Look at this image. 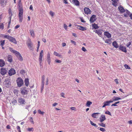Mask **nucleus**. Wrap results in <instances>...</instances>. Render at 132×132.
I'll list each match as a JSON object with an SVG mask.
<instances>
[{
  "label": "nucleus",
  "instance_id": "obj_1",
  "mask_svg": "<svg viewBox=\"0 0 132 132\" xmlns=\"http://www.w3.org/2000/svg\"><path fill=\"white\" fill-rule=\"evenodd\" d=\"M26 44L28 48L31 50L33 51L34 49L33 44L31 40L29 39L26 42Z\"/></svg>",
  "mask_w": 132,
  "mask_h": 132
},
{
  "label": "nucleus",
  "instance_id": "obj_61",
  "mask_svg": "<svg viewBox=\"0 0 132 132\" xmlns=\"http://www.w3.org/2000/svg\"><path fill=\"white\" fill-rule=\"evenodd\" d=\"M16 128L18 130V131L20 130H21L20 127L19 126H17Z\"/></svg>",
  "mask_w": 132,
  "mask_h": 132
},
{
  "label": "nucleus",
  "instance_id": "obj_33",
  "mask_svg": "<svg viewBox=\"0 0 132 132\" xmlns=\"http://www.w3.org/2000/svg\"><path fill=\"white\" fill-rule=\"evenodd\" d=\"M92 102L90 101H88L86 104V105L88 107H89L91 104H92Z\"/></svg>",
  "mask_w": 132,
  "mask_h": 132
},
{
  "label": "nucleus",
  "instance_id": "obj_20",
  "mask_svg": "<svg viewBox=\"0 0 132 132\" xmlns=\"http://www.w3.org/2000/svg\"><path fill=\"white\" fill-rule=\"evenodd\" d=\"M9 19L10 21H11V17L12 15V11L11 9H9Z\"/></svg>",
  "mask_w": 132,
  "mask_h": 132
},
{
  "label": "nucleus",
  "instance_id": "obj_58",
  "mask_svg": "<svg viewBox=\"0 0 132 132\" xmlns=\"http://www.w3.org/2000/svg\"><path fill=\"white\" fill-rule=\"evenodd\" d=\"M82 50L84 52H85L86 51L85 48L84 47H82Z\"/></svg>",
  "mask_w": 132,
  "mask_h": 132
},
{
  "label": "nucleus",
  "instance_id": "obj_7",
  "mask_svg": "<svg viewBox=\"0 0 132 132\" xmlns=\"http://www.w3.org/2000/svg\"><path fill=\"white\" fill-rule=\"evenodd\" d=\"M84 11L85 13L86 14H90L91 12L90 9L88 7H85L84 9Z\"/></svg>",
  "mask_w": 132,
  "mask_h": 132
},
{
  "label": "nucleus",
  "instance_id": "obj_6",
  "mask_svg": "<svg viewBox=\"0 0 132 132\" xmlns=\"http://www.w3.org/2000/svg\"><path fill=\"white\" fill-rule=\"evenodd\" d=\"M8 0H0V4L3 7L6 5Z\"/></svg>",
  "mask_w": 132,
  "mask_h": 132
},
{
  "label": "nucleus",
  "instance_id": "obj_47",
  "mask_svg": "<svg viewBox=\"0 0 132 132\" xmlns=\"http://www.w3.org/2000/svg\"><path fill=\"white\" fill-rule=\"evenodd\" d=\"M105 113L106 114H108V115H111V114L110 112L108 111H106L105 112Z\"/></svg>",
  "mask_w": 132,
  "mask_h": 132
},
{
  "label": "nucleus",
  "instance_id": "obj_22",
  "mask_svg": "<svg viewBox=\"0 0 132 132\" xmlns=\"http://www.w3.org/2000/svg\"><path fill=\"white\" fill-rule=\"evenodd\" d=\"M7 61L10 62H11L12 61V56L10 55H9L7 56Z\"/></svg>",
  "mask_w": 132,
  "mask_h": 132
},
{
  "label": "nucleus",
  "instance_id": "obj_45",
  "mask_svg": "<svg viewBox=\"0 0 132 132\" xmlns=\"http://www.w3.org/2000/svg\"><path fill=\"white\" fill-rule=\"evenodd\" d=\"M38 112L39 114L42 115H43L44 113V112L41 111L40 110H38Z\"/></svg>",
  "mask_w": 132,
  "mask_h": 132
},
{
  "label": "nucleus",
  "instance_id": "obj_34",
  "mask_svg": "<svg viewBox=\"0 0 132 132\" xmlns=\"http://www.w3.org/2000/svg\"><path fill=\"white\" fill-rule=\"evenodd\" d=\"M10 36L8 35H3V37L4 38H6L9 39L10 38Z\"/></svg>",
  "mask_w": 132,
  "mask_h": 132
},
{
  "label": "nucleus",
  "instance_id": "obj_28",
  "mask_svg": "<svg viewBox=\"0 0 132 132\" xmlns=\"http://www.w3.org/2000/svg\"><path fill=\"white\" fill-rule=\"evenodd\" d=\"M25 85L27 86H28L29 84V79L28 78H26L24 81Z\"/></svg>",
  "mask_w": 132,
  "mask_h": 132
},
{
  "label": "nucleus",
  "instance_id": "obj_59",
  "mask_svg": "<svg viewBox=\"0 0 132 132\" xmlns=\"http://www.w3.org/2000/svg\"><path fill=\"white\" fill-rule=\"evenodd\" d=\"M6 128L7 129H10L11 128V126L10 125H8L6 126Z\"/></svg>",
  "mask_w": 132,
  "mask_h": 132
},
{
  "label": "nucleus",
  "instance_id": "obj_55",
  "mask_svg": "<svg viewBox=\"0 0 132 132\" xmlns=\"http://www.w3.org/2000/svg\"><path fill=\"white\" fill-rule=\"evenodd\" d=\"M71 42L73 44H74L75 45H76V42H75L74 41H73V40H71Z\"/></svg>",
  "mask_w": 132,
  "mask_h": 132
},
{
  "label": "nucleus",
  "instance_id": "obj_12",
  "mask_svg": "<svg viewBox=\"0 0 132 132\" xmlns=\"http://www.w3.org/2000/svg\"><path fill=\"white\" fill-rule=\"evenodd\" d=\"M15 55L19 60L21 61H22V57L20 53L19 52H18L17 53H16V54Z\"/></svg>",
  "mask_w": 132,
  "mask_h": 132
},
{
  "label": "nucleus",
  "instance_id": "obj_54",
  "mask_svg": "<svg viewBox=\"0 0 132 132\" xmlns=\"http://www.w3.org/2000/svg\"><path fill=\"white\" fill-rule=\"evenodd\" d=\"M48 78H47L46 79V85H47L48 84Z\"/></svg>",
  "mask_w": 132,
  "mask_h": 132
},
{
  "label": "nucleus",
  "instance_id": "obj_40",
  "mask_svg": "<svg viewBox=\"0 0 132 132\" xmlns=\"http://www.w3.org/2000/svg\"><path fill=\"white\" fill-rule=\"evenodd\" d=\"M11 103L12 104L14 105L16 103L17 101L15 100L14 99Z\"/></svg>",
  "mask_w": 132,
  "mask_h": 132
},
{
  "label": "nucleus",
  "instance_id": "obj_41",
  "mask_svg": "<svg viewBox=\"0 0 132 132\" xmlns=\"http://www.w3.org/2000/svg\"><path fill=\"white\" fill-rule=\"evenodd\" d=\"M27 130L28 131H34V129L32 127L28 128L27 129Z\"/></svg>",
  "mask_w": 132,
  "mask_h": 132
},
{
  "label": "nucleus",
  "instance_id": "obj_30",
  "mask_svg": "<svg viewBox=\"0 0 132 132\" xmlns=\"http://www.w3.org/2000/svg\"><path fill=\"white\" fill-rule=\"evenodd\" d=\"M73 3L76 6H79V2L77 0H73Z\"/></svg>",
  "mask_w": 132,
  "mask_h": 132
},
{
  "label": "nucleus",
  "instance_id": "obj_64",
  "mask_svg": "<svg viewBox=\"0 0 132 132\" xmlns=\"http://www.w3.org/2000/svg\"><path fill=\"white\" fill-rule=\"evenodd\" d=\"M124 15L126 17H127L128 15H129V14H127V13H125L124 14Z\"/></svg>",
  "mask_w": 132,
  "mask_h": 132
},
{
  "label": "nucleus",
  "instance_id": "obj_36",
  "mask_svg": "<svg viewBox=\"0 0 132 132\" xmlns=\"http://www.w3.org/2000/svg\"><path fill=\"white\" fill-rule=\"evenodd\" d=\"M4 28V25L3 23H0V29L3 30Z\"/></svg>",
  "mask_w": 132,
  "mask_h": 132
},
{
  "label": "nucleus",
  "instance_id": "obj_26",
  "mask_svg": "<svg viewBox=\"0 0 132 132\" xmlns=\"http://www.w3.org/2000/svg\"><path fill=\"white\" fill-rule=\"evenodd\" d=\"M29 31L31 36L32 37H34L35 36L34 31L31 30H30Z\"/></svg>",
  "mask_w": 132,
  "mask_h": 132
},
{
  "label": "nucleus",
  "instance_id": "obj_49",
  "mask_svg": "<svg viewBox=\"0 0 132 132\" xmlns=\"http://www.w3.org/2000/svg\"><path fill=\"white\" fill-rule=\"evenodd\" d=\"M54 54L55 55L57 56H58L59 54V53H58L57 52L55 51L54 52Z\"/></svg>",
  "mask_w": 132,
  "mask_h": 132
},
{
  "label": "nucleus",
  "instance_id": "obj_38",
  "mask_svg": "<svg viewBox=\"0 0 132 132\" xmlns=\"http://www.w3.org/2000/svg\"><path fill=\"white\" fill-rule=\"evenodd\" d=\"M104 104H105L106 106H109L110 105V104L109 102L108 101L104 102Z\"/></svg>",
  "mask_w": 132,
  "mask_h": 132
},
{
  "label": "nucleus",
  "instance_id": "obj_60",
  "mask_svg": "<svg viewBox=\"0 0 132 132\" xmlns=\"http://www.w3.org/2000/svg\"><path fill=\"white\" fill-rule=\"evenodd\" d=\"M50 14L52 16H53L54 15V13L52 11L50 12Z\"/></svg>",
  "mask_w": 132,
  "mask_h": 132
},
{
  "label": "nucleus",
  "instance_id": "obj_15",
  "mask_svg": "<svg viewBox=\"0 0 132 132\" xmlns=\"http://www.w3.org/2000/svg\"><path fill=\"white\" fill-rule=\"evenodd\" d=\"M106 119V118L105 117V116L103 115H102L100 118V121L101 122H102Z\"/></svg>",
  "mask_w": 132,
  "mask_h": 132
},
{
  "label": "nucleus",
  "instance_id": "obj_32",
  "mask_svg": "<svg viewBox=\"0 0 132 132\" xmlns=\"http://www.w3.org/2000/svg\"><path fill=\"white\" fill-rule=\"evenodd\" d=\"M78 27H79L78 29L80 30L85 31L86 30V28L85 27H83L80 26H79Z\"/></svg>",
  "mask_w": 132,
  "mask_h": 132
},
{
  "label": "nucleus",
  "instance_id": "obj_4",
  "mask_svg": "<svg viewBox=\"0 0 132 132\" xmlns=\"http://www.w3.org/2000/svg\"><path fill=\"white\" fill-rule=\"evenodd\" d=\"M0 70L1 74L2 75H5L7 72L6 69L4 68H1Z\"/></svg>",
  "mask_w": 132,
  "mask_h": 132
},
{
  "label": "nucleus",
  "instance_id": "obj_11",
  "mask_svg": "<svg viewBox=\"0 0 132 132\" xmlns=\"http://www.w3.org/2000/svg\"><path fill=\"white\" fill-rule=\"evenodd\" d=\"M9 40L10 42H13L14 44H16L17 43L15 39L12 37L10 36Z\"/></svg>",
  "mask_w": 132,
  "mask_h": 132
},
{
  "label": "nucleus",
  "instance_id": "obj_56",
  "mask_svg": "<svg viewBox=\"0 0 132 132\" xmlns=\"http://www.w3.org/2000/svg\"><path fill=\"white\" fill-rule=\"evenodd\" d=\"M102 34V32L100 31V30L98 31V32H97V34L98 35H101Z\"/></svg>",
  "mask_w": 132,
  "mask_h": 132
},
{
  "label": "nucleus",
  "instance_id": "obj_27",
  "mask_svg": "<svg viewBox=\"0 0 132 132\" xmlns=\"http://www.w3.org/2000/svg\"><path fill=\"white\" fill-rule=\"evenodd\" d=\"M23 14H19V22H21L22 21L23 19Z\"/></svg>",
  "mask_w": 132,
  "mask_h": 132
},
{
  "label": "nucleus",
  "instance_id": "obj_52",
  "mask_svg": "<svg viewBox=\"0 0 132 132\" xmlns=\"http://www.w3.org/2000/svg\"><path fill=\"white\" fill-rule=\"evenodd\" d=\"M125 12H126V13H127V14H128L129 15L130 13V12L128 10L126 9L125 10Z\"/></svg>",
  "mask_w": 132,
  "mask_h": 132
},
{
  "label": "nucleus",
  "instance_id": "obj_51",
  "mask_svg": "<svg viewBox=\"0 0 132 132\" xmlns=\"http://www.w3.org/2000/svg\"><path fill=\"white\" fill-rule=\"evenodd\" d=\"M68 26L65 24H64V28L66 30H67V27Z\"/></svg>",
  "mask_w": 132,
  "mask_h": 132
},
{
  "label": "nucleus",
  "instance_id": "obj_5",
  "mask_svg": "<svg viewBox=\"0 0 132 132\" xmlns=\"http://www.w3.org/2000/svg\"><path fill=\"white\" fill-rule=\"evenodd\" d=\"M8 73L9 75L11 76L15 74L16 72L12 68L9 70Z\"/></svg>",
  "mask_w": 132,
  "mask_h": 132
},
{
  "label": "nucleus",
  "instance_id": "obj_9",
  "mask_svg": "<svg viewBox=\"0 0 132 132\" xmlns=\"http://www.w3.org/2000/svg\"><path fill=\"white\" fill-rule=\"evenodd\" d=\"M18 102L21 104H25L24 100L22 97H20L18 99Z\"/></svg>",
  "mask_w": 132,
  "mask_h": 132
},
{
  "label": "nucleus",
  "instance_id": "obj_8",
  "mask_svg": "<svg viewBox=\"0 0 132 132\" xmlns=\"http://www.w3.org/2000/svg\"><path fill=\"white\" fill-rule=\"evenodd\" d=\"M96 18L95 15H93L91 17L90 21V22L93 23L96 21Z\"/></svg>",
  "mask_w": 132,
  "mask_h": 132
},
{
  "label": "nucleus",
  "instance_id": "obj_3",
  "mask_svg": "<svg viewBox=\"0 0 132 132\" xmlns=\"http://www.w3.org/2000/svg\"><path fill=\"white\" fill-rule=\"evenodd\" d=\"M21 94L23 95V97H26V96H24V95H27L28 93L27 90L26 88L24 87L22 88L21 89Z\"/></svg>",
  "mask_w": 132,
  "mask_h": 132
},
{
  "label": "nucleus",
  "instance_id": "obj_31",
  "mask_svg": "<svg viewBox=\"0 0 132 132\" xmlns=\"http://www.w3.org/2000/svg\"><path fill=\"white\" fill-rule=\"evenodd\" d=\"M45 76L44 75H43L42 76V84H45Z\"/></svg>",
  "mask_w": 132,
  "mask_h": 132
},
{
  "label": "nucleus",
  "instance_id": "obj_10",
  "mask_svg": "<svg viewBox=\"0 0 132 132\" xmlns=\"http://www.w3.org/2000/svg\"><path fill=\"white\" fill-rule=\"evenodd\" d=\"M119 50H121L123 52H126L127 50L125 47H124L121 45H120L119 47Z\"/></svg>",
  "mask_w": 132,
  "mask_h": 132
},
{
  "label": "nucleus",
  "instance_id": "obj_42",
  "mask_svg": "<svg viewBox=\"0 0 132 132\" xmlns=\"http://www.w3.org/2000/svg\"><path fill=\"white\" fill-rule=\"evenodd\" d=\"M124 67L126 69H130V68L129 66L126 64H125L124 65Z\"/></svg>",
  "mask_w": 132,
  "mask_h": 132
},
{
  "label": "nucleus",
  "instance_id": "obj_63",
  "mask_svg": "<svg viewBox=\"0 0 132 132\" xmlns=\"http://www.w3.org/2000/svg\"><path fill=\"white\" fill-rule=\"evenodd\" d=\"M70 109L72 110H75L76 108L75 107H72L70 108Z\"/></svg>",
  "mask_w": 132,
  "mask_h": 132
},
{
  "label": "nucleus",
  "instance_id": "obj_44",
  "mask_svg": "<svg viewBox=\"0 0 132 132\" xmlns=\"http://www.w3.org/2000/svg\"><path fill=\"white\" fill-rule=\"evenodd\" d=\"M93 27L95 29H97L98 28V26L96 24H94L93 25Z\"/></svg>",
  "mask_w": 132,
  "mask_h": 132
},
{
  "label": "nucleus",
  "instance_id": "obj_19",
  "mask_svg": "<svg viewBox=\"0 0 132 132\" xmlns=\"http://www.w3.org/2000/svg\"><path fill=\"white\" fill-rule=\"evenodd\" d=\"M5 65V62L4 61L1 59H0V67H3Z\"/></svg>",
  "mask_w": 132,
  "mask_h": 132
},
{
  "label": "nucleus",
  "instance_id": "obj_39",
  "mask_svg": "<svg viewBox=\"0 0 132 132\" xmlns=\"http://www.w3.org/2000/svg\"><path fill=\"white\" fill-rule=\"evenodd\" d=\"M5 40H4L3 41L1 40L0 41L1 44L2 46H3L5 44Z\"/></svg>",
  "mask_w": 132,
  "mask_h": 132
},
{
  "label": "nucleus",
  "instance_id": "obj_37",
  "mask_svg": "<svg viewBox=\"0 0 132 132\" xmlns=\"http://www.w3.org/2000/svg\"><path fill=\"white\" fill-rule=\"evenodd\" d=\"M105 43L110 44L111 40L109 39H107L105 41Z\"/></svg>",
  "mask_w": 132,
  "mask_h": 132
},
{
  "label": "nucleus",
  "instance_id": "obj_35",
  "mask_svg": "<svg viewBox=\"0 0 132 132\" xmlns=\"http://www.w3.org/2000/svg\"><path fill=\"white\" fill-rule=\"evenodd\" d=\"M90 123L93 126H94V127H97V125L94 123L91 120H90Z\"/></svg>",
  "mask_w": 132,
  "mask_h": 132
},
{
  "label": "nucleus",
  "instance_id": "obj_48",
  "mask_svg": "<svg viewBox=\"0 0 132 132\" xmlns=\"http://www.w3.org/2000/svg\"><path fill=\"white\" fill-rule=\"evenodd\" d=\"M56 62L59 63H61V61L58 59H56L55 61Z\"/></svg>",
  "mask_w": 132,
  "mask_h": 132
},
{
  "label": "nucleus",
  "instance_id": "obj_25",
  "mask_svg": "<svg viewBox=\"0 0 132 132\" xmlns=\"http://www.w3.org/2000/svg\"><path fill=\"white\" fill-rule=\"evenodd\" d=\"M43 56V55H39V62L40 65V66L41 65V63L42 62Z\"/></svg>",
  "mask_w": 132,
  "mask_h": 132
},
{
  "label": "nucleus",
  "instance_id": "obj_29",
  "mask_svg": "<svg viewBox=\"0 0 132 132\" xmlns=\"http://www.w3.org/2000/svg\"><path fill=\"white\" fill-rule=\"evenodd\" d=\"M113 98V101H114L121 100V98L116 96H114Z\"/></svg>",
  "mask_w": 132,
  "mask_h": 132
},
{
  "label": "nucleus",
  "instance_id": "obj_50",
  "mask_svg": "<svg viewBox=\"0 0 132 132\" xmlns=\"http://www.w3.org/2000/svg\"><path fill=\"white\" fill-rule=\"evenodd\" d=\"M44 84H42V86L41 87V90L42 92L43 89L44 88Z\"/></svg>",
  "mask_w": 132,
  "mask_h": 132
},
{
  "label": "nucleus",
  "instance_id": "obj_62",
  "mask_svg": "<svg viewBox=\"0 0 132 132\" xmlns=\"http://www.w3.org/2000/svg\"><path fill=\"white\" fill-rule=\"evenodd\" d=\"M116 82L117 84H119V82L118 81V79H116L114 80Z\"/></svg>",
  "mask_w": 132,
  "mask_h": 132
},
{
  "label": "nucleus",
  "instance_id": "obj_53",
  "mask_svg": "<svg viewBox=\"0 0 132 132\" xmlns=\"http://www.w3.org/2000/svg\"><path fill=\"white\" fill-rule=\"evenodd\" d=\"M64 93H62L61 94V96L64 98L65 97L64 96Z\"/></svg>",
  "mask_w": 132,
  "mask_h": 132
},
{
  "label": "nucleus",
  "instance_id": "obj_16",
  "mask_svg": "<svg viewBox=\"0 0 132 132\" xmlns=\"http://www.w3.org/2000/svg\"><path fill=\"white\" fill-rule=\"evenodd\" d=\"M47 60L48 62V64H50V63L51 62V60L50 57V55L49 53H48L47 54Z\"/></svg>",
  "mask_w": 132,
  "mask_h": 132
},
{
  "label": "nucleus",
  "instance_id": "obj_17",
  "mask_svg": "<svg viewBox=\"0 0 132 132\" xmlns=\"http://www.w3.org/2000/svg\"><path fill=\"white\" fill-rule=\"evenodd\" d=\"M104 35L106 36L108 38H110L111 37V34L108 32L105 31L104 32Z\"/></svg>",
  "mask_w": 132,
  "mask_h": 132
},
{
  "label": "nucleus",
  "instance_id": "obj_18",
  "mask_svg": "<svg viewBox=\"0 0 132 132\" xmlns=\"http://www.w3.org/2000/svg\"><path fill=\"white\" fill-rule=\"evenodd\" d=\"M18 10H19V14H23V10L22 9V6L19 7Z\"/></svg>",
  "mask_w": 132,
  "mask_h": 132
},
{
  "label": "nucleus",
  "instance_id": "obj_43",
  "mask_svg": "<svg viewBox=\"0 0 132 132\" xmlns=\"http://www.w3.org/2000/svg\"><path fill=\"white\" fill-rule=\"evenodd\" d=\"M99 125L100 126L102 127H105V124L103 123H99Z\"/></svg>",
  "mask_w": 132,
  "mask_h": 132
},
{
  "label": "nucleus",
  "instance_id": "obj_46",
  "mask_svg": "<svg viewBox=\"0 0 132 132\" xmlns=\"http://www.w3.org/2000/svg\"><path fill=\"white\" fill-rule=\"evenodd\" d=\"M99 129L100 131L102 132H104L106 131L105 129L103 128H100Z\"/></svg>",
  "mask_w": 132,
  "mask_h": 132
},
{
  "label": "nucleus",
  "instance_id": "obj_24",
  "mask_svg": "<svg viewBox=\"0 0 132 132\" xmlns=\"http://www.w3.org/2000/svg\"><path fill=\"white\" fill-rule=\"evenodd\" d=\"M113 45L116 48H117L118 47V44L116 41H114L112 43Z\"/></svg>",
  "mask_w": 132,
  "mask_h": 132
},
{
  "label": "nucleus",
  "instance_id": "obj_13",
  "mask_svg": "<svg viewBox=\"0 0 132 132\" xmlns=\"http://www.w3.org/2000/svg\"><path fill=\"white\" fill-rule=\"evenodd\" d=\"M118 9L121 13H123L125 12V10L124 9L123 7L120 6L118 7Z\"/></svg>",
  "mask_w": 132,
  "mask_h": 132
},
{
  "label": "nucleus",
  "instance_id": "obj_57",
  "mask_svg": "<svg viewBox=\"0 0 132 132\" xmlns=\"http://www.w3.org/2000/svg\"><path fill=\"white\" fill-rule=\"evenodd\" d=\"M63 2L65 4H67L68 3L67 0H63Z\"/></svg>",
  "mask_w": 132,
  "mask_h": 132
},
{
  "label": "nucleus",
  "instance_id": "obj_14",
  "mask_svg": "<svg viewBox=\"0 0 132 132\" xmlns=\"http://www.w3.org/2000/svg\"><path fill=\"white\" fill-rule=\"evenodd\" d=\"M112 2V4L115 6H117L119 0H111Z\"/></svg>",
  "mask_w": 132,
  "mask_h": 132
},
{
  "label": "nucleus",
  "instance_id": "obj_2",
  "mask_svg": "<svg viewBox=\"0 0 132 132\" xmlns=\"http://www.w3.org/2000/svg\"><path fill=\"white\" fill-rule=\"evenodd\" d=\"M16 82L18 86L19 87H20L23 85V80L21 77L18 78L16 80Z\"/></svg>",
  "mask_w": 132,
  "mask_h": 132
},
{
  "label": "nucleus",
  "instance_id": "obj_21",
  "mask_svg": "<svg viewBox=\"0 0 132 132\" xmlns=\"http://www.w3.org/2000/svg\"><path fill=\"white\" fill-rule=\"evenodd\" d=\"M9 49L11 52L13 53L15 55L16 54V53H17L18 52L13 49L12 48L10 47H9Z\"/></svg>",
  "mask_w": 132,
  "mask_h": 132
},
{
  "label": "nucleus",
  "instance_id": "obj_23",
  "mask_svg": "<svg viewBox=\"0 0 132 132\" xmlns=\"http://www.w3.org/2000/svg\"><path fill=\"white\" fill-rule=\"evenodd\" d=\"M99 114V113H94L92 114V116L93 117L96 118L98 117V115Z\"/></svg>",
  "mask_w": 132,
  "mask_h": 132
}]
</instances>
